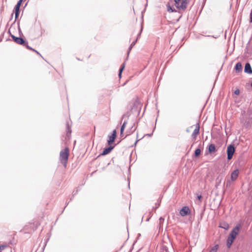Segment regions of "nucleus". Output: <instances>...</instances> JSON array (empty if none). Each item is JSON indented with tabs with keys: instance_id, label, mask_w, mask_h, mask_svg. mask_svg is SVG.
I'll list each match as a JSON object with an SVG mask.
<instances>
[{
	"instance_id": "f257e3e1",
	"label": "nucleus",
	"mask_w": 252,
	"mask_h": 252,
	"mask_svg": "<svg viewBox=\"0 0 252 252\" xmlns=\"http://www.w3.org/2000/svg\"><path fill=\"white\" fill-rule=\"evenodd\" d=\"M241 226L240 225H237L231 231L229 236L227 239V246L229 248L234 240L236 237V236L238 234Z\"/></svg>"
},
{
	"instance_id": "f03ea898",
	"label": "nucleus",
	"mask_w": 252,
	"mask_h": 252,
	"mask_svg": "<svg viewBox=\"0 0 252 252\" xmlns=\"http://www.w3.org/2000/svg\"><path fill=\"white\" fill-rule=\"evenodd\" d=\"M69 156V149L66 147L63 150H62L60 154V158L61 162L63 164L65 167L66 166V163L68 159Z\"/></svg>"
},
{
	"instance_id": "7ed1b4c3",
	"label": "nucleus",
	"mask_w": 252,
	"mask_h": 252,
	"mask_svg": "<svg viewBox=\"0 0 252 252\" xmlns=\"http://www.w3.org/2000/svg\"><path fill=\"white\" fill-rule=\"evenodd\" d=\"M174 1L177 8L183 10L187 8L188 4L187 0H174Z\"/></svg>"
},
{
	"instance_id": "20e7f679",
	"label": "nucleus",
	"mask_w": 252,
	"mask_h": 252,
	"mask_svg": "<svg viewBox=\"0 0 252 252\" xmlns=\"http://www.w3.org/2000/svg\"><path fill=\"white\" fill-rule=\"evenodd\" d=\"M235 151V149L233 145L230 144L227 147L226 153L227 156V158L228 160H230L232 159Z\"/></svg>"
},
{
	"instance_id": "39448f33",
	"label": "nucleus",
	"mask_w": 252,
	"mask_h": 252,
	"mask_svg": "<svg viewBox=\"0 0 252 252\" xmlns=\"http://www.w3.org/2000/svg\"><path fill=\"white\" fill-rule=\"evenodd\" d=\"M247 114L249 115V118L246 119L245 124L248 127L252 125V111L251 109L248 110Z\"/></svg>"
},
{
	"instance_id": "423d86ee",
	"label": "nucleus",
	"mask_w": 252,
	"mask_h": 252,
	"mask_svg": "<svg viewBox=\"0 0 252 252\" xmlns=\"http://www.w3.org/2000/svg\"><path fill=\"white\" fill-rule=\"evenodd\" d=\"M11 37L13 41L17 44L23 46L24 44L26 43V41L22 37H18L12 34L11 35Z\"/></svg>"
},
{
	"instance_id": "0eeeda50",
	"label": "nucleus",
	"mask_w": 252,
	"mask_h": 252,
	"mask_svg": "<svg viewBox=\"0 0 252 252\" xmlns=\"http://www.w3.org/2000/svg\"><path fill=\"white\" fill-rule=\"evenodd\" d=\"M190 213V211L189 207H183L180 211V214L181 216L184 217L189 215Z\"/></svg>"
},
{
	"instance_id": "6e6552de",
	"label": "nucleus",
	"mask_w": 252,
	"mask_h": 252,
	"mask_svg": "<svg viewBox=\"0 0 252 252\" xmlns=\"http://www.w3.org/2000/svg\"><path fill=\"white\" fill-rule=\"evenodd\" d=\"M116 136H117L116 130H114L112 132L111 135L109 136V140L107 141L108 144L111 145V144H112L114 142V141L116 138Z\"/></svg>"
},
{
	"instance_id": "1a4fd4ad",
	"label": "nucleus",
	"mask_w": 252,
	"mask_h": 252,
	"mask_svg": "<svg viewBox=\"0 0 252 252\" xmlns=\"http://www.w3.org/2000/svg\"><path fill=\"white\" fill-rule=\"evenodd\" d=\"M244 72L249 74H252V68L250 63H246L244 68Z\"/></svg>"
},
{
	"instance_id": "9d476101",
	"label": "nucleus",
	"mask_w": 252,
	"mask_h": 252,
	"mask_svg": "<svg viewBox=\"0 0 252 252\" xmlns=\"http://www.w3.org/2000/svg\"><path fill=\"white\" fill-rule=\"evenodd\" d=\"M199 128L200 126L198 124L196 125V127L193 130L192 133V137L193 139H196L197 135L199 134Z\"/></svg>"
},
{
	"instance_id": "9b49d317",
	"label": "nucleus",
	"mask_w": 252,
	"mask_h": 252,
	"mask_svg": "<svg viewBox=\"0 0 252 252\" xmlns=\"http://www.w3.org/2000/svg\"><path fill=\"white\" fill-rule=\"evenodd\" d=\"M114 147V146H110L108 147L104 148L102 153L101 154V155L104 156V155L108 154L109 153H110L111 152V151L113 150Z\"/></svg>"
},
{
	"instance_id": "f8f14e48",
	"label": "nucleus",
	"mask_w": 252,
	"mask_h": 252,
	"mask_svg": "<svg viewBox=\"0 0 252 252\" xmlns=\"http://www.w3.org/2000/svg\"><path fill=\"white\" fill-rule=\"evenodd\" d=\"M239 171L238 169L234 170L231 174V179L232 181H235L239 175Z\"/></svg>"
},
{
	"instance_id": "ddd939ff",
	"label": "nucleus",
	"mask_w": 252,
	"mask_h": 252,
	"mask_svg": "<svg viewBox=\"0 0 252 252\" xmlns=\"http://www.w3.org/2000/svg\"><path fill=\"white\" fill-rule=\"evenodd\" d=\"M20 6L21 5H20L18 3H17L14 7L15 21L18 18V16L19 15V10Z\"/></svg>"
},
{
	"instance_id": "4468645a",
	"label": "nucleus",
	"mask_w": 252,
	"mask_h": 252,
	"mask_svg": "<svg viewBox=\"0 0 252 252\" xmlns=\"http://www.w3.org/2000/svg\"><path fill=\"white\" fill-rule=\"evenodd\" d=\"M208 150L209 153L212 154L216 151V146L214 144H211L209 145Z\"/></svg>"
},
{
	"instance_id": "2eb2a0df",
	"label": "nucleus",
	"mask_w": 252,
	"mask_h": 252,
	"mask_svg": "<svg viewBox=\"0 0 252 252\" xmlns=\"http://www.w3.org/2000/svg\"><path fill=\"white\" fill-rule=\"evenodd\" d=\"M235 69L236 72H241L242 70V66L241 63H237L235 66Z\"/></svg>"
},
{
	"instance_id": "dca6fc26",
	"label": "nucleus",
	"mask_w": 252,
	"mask_h": 252,
	"mask_svg": "<svg viewBox=\"0 0 252 252\" xmlns=\"http://www.w3.org/2000/svg\"><path fill=\"white\" fill-rule=\"evenodd\" d=\"M219 226L225 230L229 228L228 224L225 222L220 223Z\"/></svg>"
},
{
	"instance_id": "f3484780",
	"label": "nucleus",
	"mask_w": 252,
	"mask_h": 252,
	"mask_svg": "<svg viewBox=\"0 0 252 252\" xmlns=\"http://www.w3.org/2000/svg\"><path fill=\"white\" fill-rule=\"evenodd\" d=\"M137 42V39H136L135 40H134V41H133L132 42V43L131 44V45H130L129 47L128 48V50L127 51V54L128 55L131 50V49L132 48V47L134 46V45L136 44Z\"/></svg>"
},
{
	"instance_id": "a211bd4d",
	"label": "nucleus",
	"mask_w": 252,
	"mask_h": 252,
	"mask_svg": "<svg viewBox=\"0 0 252 252\" xmlns=\"http://www.w3.org/2000/svg\"><path fill=\"white\" fill-rule=\"evenodd\" d=\"M124 68H125V63H124L122 65V66H121V67H120V68L119 69V77H120V78H121V77L122 73V72H123V70H124Z\"/></svg>"
},
{
	"instance_id": "6ab92c4d",
	"label": "nucleus",
	"mask_w": 252,
	"mask_h": 252,
	"mask_svg": "<svg viewBox=\"0 0 252 252\" xmlns=\"http://www.w3.org/2000/svg\"><path fill=\"white\" fill-rule=\"evenodd\" d=\"M201 153V150L200 149L197 148L195 150L194 152V156L197 157L200 155Z\"/></svg>"
},
{
	"instance_id": "aec40b11",
	"label": "nucleus",
	"mask_w": 252,
	"mask_h": 252,
	"mask_svg": "<svg viewBox=\"0 0 252 252\" xmlns=\"http://www.w3.org/2000/svg\"><path fill=\"white\" fill-rule=\"evenodd\" d=\"M218 245H216L211 249L209 252H216L218 249Z\"/></svg>"
},
{
	"instance_id": "412c9836",
	"label": "nucleus",
	"mask_w": 252,
	"mask_h": 252,
	"mask_svg": "<svg viewBox=\"0 0 252 252\" xmlns=\"http://www.w3.org/2000/svg\"><path fill=\"white\" fill-rule=\"evenodd\" d=\"M23 46L26 47V48L29 50L35 51V49H33L32 48L28 45V42L27 41L26 43L24 44Z\"/></svg>"
},
{
	"instance_id": "4be33fe9",
	"label": "nucleus",
	"mask_w": 252,
	"mask_h": 252,
	"mask_svg": "<svg viewBox=\"0 0 252 252\" xmlns=\"http://www.w3.org/2000/svg\"><path fill=\"white\" fill-rule=\"evenodd\" d=\"M66 126H67V134H68V133H70L71 132V128L70 127H69V124L68 123H67L66 124Z\"/></svg>"
},
{
	"instance_id": "5701e85b",
	"label": "nucleus",
	"mask_w": 252,
	"mask_h": 252,
	"mask_svg": "<svg viewBox=\"0 0 252 252\" xmlns=\"http://www.w3.org/2000/svg\"><path fill=\"white\" fill-rule=\"evenodd\" d=\"M167 11L168 12H175L176 11L175 9H173L169 5L167 7Z\"/></svg>"
},
{
	"instance_id": "b1692460",
	"label": "nucleus",
	"mask_w": 252,
	"mask_h": 252,
	"mask_svg": "<svg viewBox=\"0 0 252 252\" xmlns=\"http://www.w3.org/2000/svg\"><path fill=\"white\" fill-rule=\"evenodd\" d=\"M161 252H168V249L166 247H162L161 250Z\"/></svg>"
},
{
	"instance_id": "393cba45",
	"label": "nucleus",
	"mask_w": 252,
	"mask_h": 252,
	"mask_svg": "<svg viewBox=\"0 0 252 252\" xmlns=\"http://www.w3.org/2000/svg\"><path fill=\"white\" fill-rule=\"evenodd\" d=\"M124 130H125V128H124L123 127H121V129H120V136L121 137L123 136V132L124 131Z\"/></svg>"
},
{
	"instance_id": "a878e982",
	"label": "nucleus",
	"mask_w": 252,
	"mask_h": 252,
	"mask_svg": "<svg viewBox=\"0 0 252 252\" xmlns=\"http://www.w3.org/2000/svg\"><path fill=\"white\" fill-rule=\"evenodd\" d=\"M126 124H127V121H125L121 127H123L124 128H125Z\"/></svg>"
},
{
	"instance_id": "bb28decb",
	"label": "nucleus",
	"mask_w": 252,
	"mask_h": 252,
	"mask_svg": "<svg viewBox=\"0 0 252 252\" xmlns=\"http://www.w3.org/2000/svg\"><path fill=\"white\" fill-rule=\"evenodd\" d=\"M160 206V203L159 202H158V203H156V207L154 208H153L154 209H157L159 207V206Z\"/></svg>"
},
{
	"instance_id": "cd10ccee",
	"label": "nucleus",
	"mask_w": 252,
	"mask_h": 252,
	"mask_svg": "<svg viewBox=\"0 0 252 252\" xmlns=\"http://www.w3.org/2000/svg\"><path fill=\"white\" fill-rule=\"evenodd\" d=\"M234 94L236 95H238L240 94V91L239 89H236L235 92Z\"/></svg>"
},
{
	"instance_id": "c85d7f7f",
	"label": "nucleus",
	"mask_w": 252,
	"mask_h": 252,
	"mask_svg": "<svg viewBox=\"0 0 252 252\" xmlns=\"http://www.w3.org/2000/svg\"><path fill=\"white\" fill-rule=\"evenodd\" d=\"M142 31V27L141 28V30H140V32H139V34L137 35V38H136V39H137V40L138 39V38H139V37H140V34H141V33Z\"/></svg>"
},
{
	"instance_id": "c756f323",
	"label": "nucleus",
	"mask_w": 252,
	"mask_h": 252,
	"mask_svg": "<svg viewBox=\"0 0 252 252\" xmlns=\"http://www.w3.org/2000/svg\"><path fill=\"white\" fill-rule=\"evenodd\" d=\"M133 126H132L131 128V130L132 131V133H133L135 130H136V128H134V129H133Z\"/></svg>"
},
{
	"instance_id": "7c9ffc66",
	"label": "nucleus",
	"mask_w": 252,
	"mask_h": 252,
	"mask_svg": "<svg viewBox=\"0 0 252 252\" xmlns=\"http://www.w3.org/2000/svg\"><path fill=\"white\" fill-rule=\"evenodd\" d=\"M35 52L37 54L39 55V56H41V54L36 50H35V51H33Z\"/></svg>"
},
{
	"instance_id": "2f4dec72",
	"label": "nucleus",
	"mask_w": 252,
	"mask_h": 252,
	"mask_svg": "<svg viewBox=\"0 0 252 252\" xmlns=\"http://www.w3.org/2000/svg\"><path fill=\"white\" fill-rule=\"evenodd\" d=\"M0 246V250H3L4 249V246Z\"/></svg>"
},
{
	"instance_id": "473e14b6",
	"label": "nucleus",
	"mask_w": 252,
	"mask_h": 252,
	"mask_svg": "<svg viewBox=\"0 0 252 252\" xmlns=\"http://www.w3.org/2000/svg\"><path fill=\"white\" fill-rule=\"evenodd\" d=\"M139 141V140H137L134 143V145H135L136 144V143H137V142Z\"/></svg>"
},
{
	"instance_id": "72a5a7b5",
	"label": "nucleus",
	"mask_w": 252,
	"mask_h": 252,
	"mask_svg": "<svg viewBox=\"0 0 252 252\" xmlns=\"http://www.w3.org/2000/svg\"><path fill=\"white\" fill-rule=\"evenodd\" d=\"M164 219L162 218V217H160V219H159V220H163Z\"/></svg>"
},
{
	"instance_id": "f704fd0d",
	"label": "nucleus",
	"mask_w": 252,
	"mask_h": 252,
	"mask_svg": "<svg viewBox=\"0 0 252 252\" xmlns=\"http://www.w3.org/2000/svg\"><path fill=\"white\" fill-rule=\"evenodd\" d=\"M201 197V195H199V196H198V198L199 199H200Z\"/></svg>"
},
{
	"instance_id": "c9c22d12",
	"label": "nucleus",
	"mask_w": 252,
	"mask_h": 252,
	"mask_svg": "<svg viewBox=\"0 0 252 252\" xmlns=\"http://www.w3.org/2000/svg\"><path fill=\"white\" fill-rule=\"evenodd\" d=\"M125 116V115H124L122 117V120L124 119V117Z\"/></svg>"
},
{
	"instance_id": "e433bc0d",
	"label": "nucleus",
	"mask_w": 252,
	"mask_h": 252,
	"mask_svg": "<svg viewBox=\"0 0 252 252\" xmlns=\"http://www.w3.org/2000/svg\"><path fill=\"white\" fill-rule=\"evenodd\" d=\"M151 135H152V134H147V135H148L149 136H150Z\"/></svg>"
},
{
	"instance_id": "4c0bfd02",
	"label": "nucleus",
	"mask_w": 252,
	"mask_h": 252,
	"mask_svg": "<svg viewBox=\"0 0 252 252\" xmlns=\"http://www.w3.org/2000/svg\"><path fill=\"white\" fill-rule=\"evenodd\" d=\"M228 182H227L226 183V186H228Z\"/></svg>"
},
{
	"instance_id": "58836bf2",
	"label": "nucleus",
	"mask_w": 252,
	"mask_h": 252,
	"mask_svg": "<svg viewBox=\"0 0 252 252\" xmlns=\"http://www.w3.org/2000/svg\"><path fill=\"white\" fill-rule=\"evenodd\" d=\"M126 133H127V135H128L129 134V133H128L127 131L126 132Z\"/></svg>"
},
{
	"instance_id": "ea45409f",
	"label": "nucleus",
	"mask_w": 252,
	"mask_h": 252,
	"mask_svg": "<svg viewBox=\"0 0 252 252\" xmlns=\"http://www.w3.org/2000/svg\"><path fill=\"white\" fill-rule=\"evenodd\" d=\"M149 219H147L146 220L149 221Z\"/></svg>"
},
{
	"instance_id": "a19ab883",
	"label": "nucleus",
	"mask_w": 252,
	"mask_h": 252,
	"mask_svg": "<svg viewBox=\"0 0 252 252\" xmlns=\"http://www.w3.org/2000/svg\"><path fill=\"white\" fill-rule=\"evenodd\" d=\"M251 86H252V83H251Z\"/></svg>"
}]
</instances>
